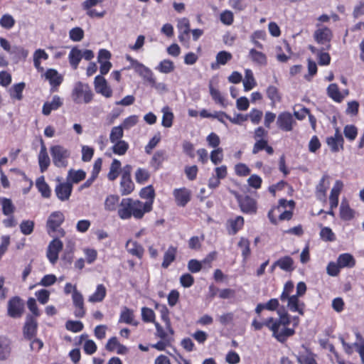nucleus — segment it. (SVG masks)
I'll use <instances>...</instances> for the list:
<instances>
[{
  "label": "nucleus",
  "mask_w": 364,
  "mask_h": 364,
  "mask_svg": "<svg viewBox=\"0 0 364 364\" xmlns=\"http://www.w3.org/2000/svg\"><path fill=\"white\" fill-rule=\"evenodd\" d=\"M119 196L117 195H108L104 202V208L106 211L114 212L119 208Z\"/></svg>",
  "instance_id": "nucleus-28"
},
{
  "label": "nucleus",
  "mask_w": 364,
  "mask_h": 364,
  "mask_svg": "<svg viewBox=\"0 0 364 364\" xmlns=\"http://www.w3.org/2000/svg\"><path fill=\"white\" fill-rule=\"evenodd\" d=\"M16 21L14 17L9 14H4L0 18V26L5 29L10 30L15 25Z\"/></svg>",
  "instance_id": "nucleus-56"
},
{
  "label": "nucleus",
  "mask_w": 364,
  "mask_h": 364,
  "mask_svg": "<svg viewBox=\"0 0 364 364\" xmlns=\"http://www.w3.org/2000/svg\"><path fill=\"white\" fill-rule=\"evenodd\" d=\"M343 188V183L341 180L336 181L330 193L329 203L332 209L336 208L338 205V197Z\"/></svg>",
  "instance_id": "nucleus-22"
},
{
  "label": "nucleus",
  "mask_w": 364,
  "mask_h": 364,
  "mask_svg": "<svg viewBox=\"0 0 364 364\" xmlns=\"http://www.w3.org/2000/svg\"><path fill=\"white\" fill-rule=\"evenodd\" d=\"M209 90L213 100L216 103L220 104L223 107H227L228 103L226 102L225 97L218 90L213 87L212 84L209 85Z\"/></svg>",
  "instance_id": "nucleus-45"
},
{
  "label": "nucleus",
  "mask_w": 364,
  "mask_h": 364,
  "mask_svg": "<svg viewBox=\"0 0 364 364\" xmlns=\"http://www.w3.org/2000/svg\"><path fill=\"white\" fill-rule=\"evenodd\" d=\"M327 95L333 101L341 102L345 98V95L339 90L336 83L330 84L327 87Z\"/></svg>",
  "instance_id": "nucleus-33"
},
{
  "label": "nucleus",
  "mask_w": 364,
  "mask_h": 364,
  "mask_svg": "<svg viewBox=\"0 0 364 364\" xmlns=\"http://www.w3.org/2000/svg\"><path fill=\"white\" fill-rule=\"evenodd\" d=\"M328 176L323 175L316 187V195L318 199L323 200L326 198V191L328 188Z\"/></svg>",
  "instance_id": "nucleus-27"
},
{
  "label": "nucleus",
  "mask_w": 364,
  "mask_h": 364,
  "mask_svg": "<svg viewBox=\"0 0 364 364\" xmlns=\"http://www.w3.org/2000/svg\"><path fill=\"white\" fill-rule=\"evenodd\" d=\"M126 249L129 254L136 256L138 258H141L144 255V248L142 246L137 242L132 241V240H129L127 242Z\"/></svg>",
  "instance_id": "nucleus-31"
},
{
  "label": "nucleus",
  "mask_w": 364,
  "mask_h": 364,
  "mask_svg": "<svg viewBox=\"0 0 364 364\" xmlns=\"http://www.w3.org/2000/svg\"><path fill=\"white\" fill-rule=\"evenodd\" d=\"M134 318V316L133 311L127 307H124L121 312L119 321L125 323L127 324L137 326L138 322L135 321Z\"/></svg>",
  "instance_id": "nucleus-43"
},
{
  "label": "nucleus",
  "mask_w": 364,
  "mask_h": 364,
  "mask_svg": "<svg viewBox=\"0 0 364 364\" xmlns=\"http://www.w3.org/2000/svg\"><path fill=\"white\" fill-rule=\"evenodd\" d=\"M86 173L82 169L74 170L70 169L67 176V181L73 183H77L85 179Z\"/></svg>",
  "instance_id": "nucleus-39"
},
{
  "label": "nucleus",
  "mask_w": 364,
  "mask_h": 364,
  "mask_svg": "<svg viewBox=\"0 0 364 364\" xmlns=\"http://www.w3.org/2000/svg\"><path fill=\"white\" fill-rule=\"evenodd\" d=\"M288 309L294 313H298L299 315L304 314L305 304L299 299V296L291 295V297L286 299Z\"/></svg>",
  "instance_id": "nucleus-17"
},
{
  "label": "nucleus",
  "mask_w": 364,
  "mask_h": 364,
  "mask_svg": "<svg viewBox=\"0 0 364 364\" xmlns=\"http://www.w3.org/2000/svg\"><path fill=\"white\" fill-rule=\"evenodd\" d=\"M337 262L341 268H352L355 265V259L350 253L341 254L337 258Z\"/></svg>",
  "instance_id": "nucleus-32"
},
{
  "label": "nucleus",
  "mask_w": 364,
  "mask_h": 364,
  "mask_svg": "<svg viewBox=\"0 0 364 364\" xmlns=\"http://www.w3.org/2000/svg\"><path fill=\"white\" fill-rule=\"evenodd\" d=\"M296 124L292 114L289 112H281L277 118V125L284 132H291Z\"/></svg>",
  "instance_id": "nucleus-9"
},
{
  "label": "nucleus",
  "mask_w": 364,
  "mask_h": 364,
  "mask_svg": "<svg viewBox=\"0 0 364 364\" xmlns=\"http://www.w3.org/2000/svg\"><path fill=\"white\" fill-rule=\"evenodd\" d=\"M65 328L73 333H78L83 329L84 325L80 321L69 320L65 323Z\"/></svg>",
  "instance_id": "nucleus-61"
},
{
  "label": "nucleus",
  "mask_w": 364,
  "mask_h": 364,
  "mask_svg": "<svg viewBox=\"0 0 364 364\" xmlns=\"http://www.w3.org/2000/svg\"><path fill=\"white\" fill-rule=\"evenodd\" d=\"M65 220L64 214L61 211H54L48 216L46 222V228L48 235L58 232L60 236L65 235V230L60 228Z\"/></svg>",
  "instance_id": "nucleus-5"
},
{
  "label": "nucleus",
  "mask_w": 364,
  "mask_h": 364,
  "mask_svg": "<svg viewBox=\"0 0 364 364\" xmlns=\"http://www.w3.org/2000/svg\"><path fill=\"white\" fill-rule=\"evenodd\" d=\"M326 142L333 153L343 149L344 139L338 129H336L333 135L326 137Z\"/></svg>",
  "instance_id": "nucleus-10"
},
{
  "label": "nucleus",
  "mask_w": 364,
  "mask_h": 364,
  "mask_svg": "<svg viewBox=\"0 0 364 364\" xmlns=\"http://www.w3.org/2000/svg\"><path fill=\"white\" fill-rule=\"evenodd\" d=\"M343 134L347 139L352 141L357 137L358 129L355 125L348 124L343 129Z\"/></svg>",
  "instance_id": "nucleus-57"
},
{
  "label": "nucleus",
  "mask_w": 364,
  "mask_h": 364,
  "mask_svg": "<svg viewBox=\"0 0 364 364\" xmlns=\"http://www.w3.org/2000/svg\"><path fill=\"white\" fill-rule=\"evenodd\" d=\"M95 88L97 93L101 94L105 97H110L112 95V90L108 86L106 80L101 75H97L95 78Z\"/></svg>",
  "instance_id": "nucleus-19"
},
{
  "label": "nucleus",
  "mask_w": 364,
  "mask_h": 364,
  "mask_svg": "<svg viewBox=\"0 0 364 364\" xmlns=\"http://www.w3.org/2000/svg\"><path fill=\"white\" fill-rule=\"evenodd\" d=\"M237 201L241 210L247 214H254L257 212V203L255 200L248 196H238Z\"/></svg>",
  "instance_id": "nucleus-15"
},
{
  "label": "nucleus",
  "mask_w": 364,
  "mask_h": 364,
  "mask_svg": "<svg viewBox=\"0 0 364 364\" xmlns=\"http://www.w3.org/2000/svg\"><path fill=\"white\" fill-rule=\"evenodd\" d=\"M36 186L41 193L42 197L49 198L51 196V190L48 184L46 182L43 176L38 177L36 181Z\"/></svg>",
  "instance_id": "nucleus-30"
},
{
  "label": "nucleus",
  "mask_w": 364,
  "mask_h": 364,
  "mask_svg": "<svg viewBox=\"0 0 364 364\" xmlns=\"http://www.w3.org/2000/svg\"><path fill=\"white\" fill-rule=\"evenodd\" d=\"M24 309V302L18 296H13L8 301V315L11 318H19Z\"/></svg>",
  "instance_id": "nucleus-8"
},
{
  "label": "nucleus",
  "mask_w": 364,
  "mask_h": 364,
  "mask_svg": "<svg viewBox=\"0 0 364 364\" xmlns=\"http://www.w3.org/2000/svg\"><path fill=\"white\" fill-rule=\"evenodd\" d=\"M135 181L139 184H144L150 178L149 171L144 168H138L135 172Z\"/></svg>",
  "instance_id": "nucleus-51"
},
{
  "label": "nucleus",
  "mask_w": 364,
  "mask_h": 364,
  "mask_svg": "<svg viewBox=\"0 0 364 364\" xmlns=\"http://www.w3.org/2000/svg\"><path fill=\"white\" fill-rule=\"evenodd\" d=\"M177 253V248L173 246H170L165 252L164 255V260L161 264L163 268L166 269L175 260Z\"/></svg>",
  "instance_id": "nucleus-40"
},
{
  "label": "nucleus",
  "mask_w": 364,
  "mask_h": 364,
  "mask_svg": "<svg viewBox=\"0 0 364 364\" xmlns=\"http://www.w3.org/2000/svg\"><path fill=\"white\" fill-rule=\"evenodd\" d=\"M278 318H273L270 327L272 336L279 342L284 343L288 338L295 333V328L299 323L298 316H290L285 310H278Z\"/></svg>",
  "instance_id": "nucleus-1"
},
{
  "label": "nucleus",
  "mask_w": 364,
  "mask_h": 364,
  "mask_svg": "<svg viewBox=\"0 0 364 364\" xmlns=\"http://www.w3.org/2000/svg\"><path fill=\"white\" fill-rule=\"evenodd\" d=\"M26 84L23 82L14 84L9 90L10 97L12 100L20 101L23 99V92Z\"/></svg>",
  "instance_id": "nucleus-36"
},
{
  "label": "nucleus",
  "mask_w": 364,
  "mask_h": 364,
  "mask_svg": "<svg viewBox=\"0 0 364 364\" xmlns=\"http://www.w3.org/2000/svg\"><path fill=\"white\" fill-rule=\"evenodd\" d=\"M163 113L161 124L163 127L169 128L173 124V114L168 107H163L161 110Z\"/></svg>",
  "instance_id": "nucleus-48"
},
{
  "label": "nucleus",
  "mask_w": 364,
  "mask_h": 364,
  "mask_svg": "<svg viewBox=\"0 0 364 364\" xmlns=\"http://www.w3.org/2000/svg\"><path fill=\"white\" fill-rule=\"evenodd\" d=\"M297 360L299 364H317L314 355L309 352L299 354Z\"/></svg>",
  "instance_id": "nucleus-64"
},
{
  "label": "nucleus",
  "mask_w": 364,
  "mask_h": 364,
  "mask_svg": "<svg viewBox=\"0 0 364 364\" xmlns=\"http://www.w3.org/2000/svg\"><path fill=\"white\" fill-rule=\"evenodd\" d=\"M44 75L46 79L49 81L52 91H55L63 80V75L53 68L48 69Z\"/></svg>",
  "instance_id": "nucleus-18"
},
{
  "label": "nucleus",
  "mask_w": 364,
  "mask_h": 364,
  "mask_svg": "<svg viewBox=\"0 0 364 364\" xmlns=\"http://www.w3.org/2000/svg\"><path fill=\"white\" fill-rule=\"evenodd\" d=\"M21 232L25 235H31L34 229V222L30 220H23L20 225Z\"/></svg>",
  "instance_id": "nucleus-62"
},
{
  "label": "nucleus",
  "mask_w": 364,
  "mask_h": 364,
  "mask_svg": "<svg viewBox=\"0 0 364 364\" xmlns=\"http://www.w3.org/2000/svg\"><path fill=\"white\" fill-rule=\"evenodd\" d=\"M122 126H116L112 128L109 134V140L112 143L122 141L124 136V131Z\"/></svg>",
  "instance_id": "nucleus-54"
},
{
  "label": "nucleus",
  "mask_w": 364,
  "mask_h": 364,
  "mask_svg": "<svg viewBox=\"0 0 364 364\" xmlns=\"http://www.w3.org/2000/svg\"><path fill=\"white\" fill-rule=\"evenodd\" d=\"M320 237L321 240L326 242H333L336 240V235L332 230L328 227H323L320 232Z\"/></svg>",
  "instance_id": "nucleus-58"
},
{
  "label": "nucleus",
  "mask_w": 364,
  "mask_h": 364,
  "mask_svg": "<svg viewBox=\"0 0 364 364\" xmlns=\"http://www.w3.org/2000/svg\"><path fill=\"white\" fill-rule=\"evenodd\" d=\"M141 318L144 322L154 323L155 321V313L154 311L147 307L141 308Z\"/></svg>",
  "instance_id": "nucleus-63"
},
{
  "label": "nucleus",
  "mask_w": 364,
  "mask_h": 364,
  "mask_svg": "<svg viewBox=\"0 0 364 364\" xmlns=\"http://www.w3.org/2000/svg\"><path fill=\"white\" fill-rule=\"evenodd\" d=\"M276 264L282 270L289 272L293 269V259L289 256L280 258L276 261Z\"/></svg>",
  "instance_id": "nucleus-53"
},
{
  "label": "nucleus",
  "mask_w": 364,
  "mask_h": 364,
  "mask_svg": "<svg viewBox=\"0 0 364 364\" xmlns=\"http://www.w3.org/2000/svg\"><path fill=\"white\" fill-rule=\"evenodd\" d=\"M133 70L149 84L154 83V75L153 72L141 63H139Z\"/></svg>",
  "instance_id": "nucleus-23"
},
{
  "label": "nucleus",
  "mask_w": 364,
  "mask_h": 364,
  "mask_svg": "<svg viewBox=\"0 0 364 364\" xmlns=\"http://www.w3.org/2000/svg\"><path fill=\"white\" fill-rule=\"evenodd\" d=\"M355 211L350 208L346 200H342L340 205V217L343 220L349 221L354 218Z\"/></svg>",
  "instance_id": "nucleus-34"
},
{
  "label": "nucleus",
  "mask_w": 364,
  "mask_h": 364,
  "mask_svg": "<svg viewBox=\"0 0 364 364\" xmlns=\"http://www.w3.org/2000/svg\"><path fill=\"white\" fill-rule=\"evenodd\" d=\"M50 153L53 164L58 168H66L71 152L62 145H53L50 148Z\"/></svg>",
  "instance_id": "nucleus-4"
},
{
  "label": "nucleus",
  "mask_w": 364,
  "mask_h": 364,
  "mask_svg": "<svg viewBox=\"0 0 364 364\" xmlns=\"http://www.w3.org/2000/svg\"><path fill=\"white\" fill-rule=\"evenodd\" d=\"M38 159L41 172L43 173L48 169L50 164V160L47 152V149L43 142L41 143Z\"/></svg>",
  "instance_id": "nucleus-25"
},
{
  "label": "nucleus",
  "mask_w": 364,
  "mask_h": 364,
  "mask_svg": "<svg viewBox=\"0 0 364 364\" xmlns=\"http://www.w3.org/2000/svg\"><path fill=\"white\" fill-rule=\"evenodd\" d=\"M11 351V341L6 338L0 337V360L8 359Z\"/></svg>",
  "instance_id": "nucleus-35"
},
{
  "label": "nucleus",
  "mask_w": 364,
  "mask_h": 364,
  "mask_svg": "<svg viewBox=\"0 0 364 364\" xmlns=\"http://www.w3.org/2000/svg\"><path fill=\"white\" fill-rule=\"evenodd\" d=\"M72 300L73 306L75 308L74 315L77 318H83L85 315L86 310L82 293L79 291L73 292L72 294Z\"/></svg>",
  "instance_id": "nucleus-14"
},
{
  "label": "nucleus",
  "mask_w": 364,
  "mask_h": 364,
  "mask_svg": "<svg viewBox=\"0 0 364 364\" xmlns=\"http://www.w3.org/2000/svg\"><path fill=\"white\" fill-rule=\"evenodd\" d=\"M248 58L253 63L259 66H264L267 63L266 55L255 48L250 50Z\"/></svg>",
  "instance_id": "nucleus-26"
},
{
  "label": "nucleus",
  "mask_w": 364,
  "mask_h": 364,
  "mask_svg": "<svg viewBox=\"0 0 364 364\" xmlns=\"http://www.w3.org/2000/svg\"><path fill=\"white\" fill-rule=\"evenodd\" d=\"M63 105V100L58 95H54L50 102L43 104L42 112L44 115H49L53 110L58 109Z\"/></svg>",
  "instance_id": "nucleus-24"
},
{
  "label": "nucleus",
  "mask_w": 364,
  "mask_h": 364,
  "mask_svg": "<svg viewBox=\"0 0 364 364\" xmlns=\"http://www.w3.org/2000/svg\"><path fill=\"white\" fill-rule=\"evenodd\" d=\"M294 289V284L293 282H291V281L287 282L284 285L283 291L280 295L279 299L282 302L286 301V299L291 297V296L292 295L291 294H292Z\"/></svg>",
  "instance_id": "nucleus-55"
},
{
  "label": "nucleus",
  "mask_w": 364,
  "mask_h": 364,
  "mask_svg": "<svg viewBox=\"0 0 364 364\" xmlns=\"http://www.w3.org/2000/svg\"><path fill=\"white\" fill-rule=\"evenodd\" d=\"M244 225V218L242 216H236L228 220L226 227L229 235H234L240 230Z\"/></svg>",
  "instance_id": "nucleus-21"
},
{
  "label": "nucleus",
  "mask_w": 364,
  "mask_h": 364,
  "mask_svg": "<svg viewBox=\"0 0 364 364\" xmlns=\"http://www.w3.org/2000/svg\"><path fill=\"white\" fill-rule=\"evenodd\" d=\"M242 82L245 92L252 90L257 85L253 73L250 69L247 68L245 70V78Z\"/></svg>",
  "instance_id": "nucleus-37"
},
{
  "label": "nucleus",
  "mask_w": 364,
  "mask_h": 364,
  "mask_svg": "<svg viewBox=\"0 0 364 364\" xmlns=\"http://www.w3.org/2000/svg\"><path fill=\"white\" fill-rule=\"evenodd\" d=\"M160 307V313L162 321L165 323V328L168 331L171 336L173 334V330L171 328V321L168 316V310L166 306H159V304H156V308Z\"/></svg>",
  "instance_id": "nucleus-44"
},
{
  "label": "nucleus",
  "mask_w": 364,
  "mask_h": 364,
  "mask_svg": "<svg viewBox=\"0 0 364 364\" xmlns=\"http://www.w3.org/2000/svg\"><path fill=\"white\" fill-rule=\"evenodd\" d=\"M156 69L161 73L168 74L174 70L175 66L171 60L165 59L159 63Z\"/></svg>",
  "instance_id": "nucleus-52"
},
{
  "label": "nucleus",
  "mask_w": 364,
  "mask_h": 364,
  "mask_svg": "<svg viewBox=\"0 0 364 364\" xmlns=\"http://www.w3.org/2000/svg\"><path fill=\"white\" fill-rule=\"evenodd\" d=\"M250 245V243L248 239L243 237H240V241L238 242V247L241 249V253L244 262H245L247 259V258L251 254Z\"/></svg>",
  "instance_id": "nucleus-47"
},
{
  "label": "nucleus",
  "mask_w": 364,
  "mask_h": 364,
  "mask_svg": "<svg viewBox=\"0 0 364 364\" xmlns=\"http://www.w3.org/2000/svg\"><path fill=\"white\" fill-rule=\"evenodd\" d=\"M131 166L127 165L123 170L120 181V193L122 196L130 194L134 189V184L131 178Z\"/></svg>",
  "instance_id": "nucleus-7"
},
{
  "label": "nucleus",
  "mask_w": 364,
  "mask_h": 364,
  "mask_svg": "<svg viewBox=\"0 0 364 364\" xmlns=\"http://www.w3.org/2000/svg\"><path fill=\"white\" fill-rule=\"evenodd\" d=\"M191 191L186 188H176L173 191L177 205L184 207L191 200Z\"/></svg>",
  "instance_id": "nucleus-20"
},
{
  "label": "nucleus",
  "mask_w": 364,
  "mask_h": 364,
  "mask_svg": "<svg viewBox=\"0 0 364 364\" xmlns=\"http://www.w3.org/2000/svg\"><path fill=\"white\" fill-rule=\"evenodd\" d=\"M139 196L146 199V201L145 203H151V210L153 208L154 200L155 198V191L151 185L147 186L141 189L139 192Z\"/></svg>",
  "instance_id": "nucleus-42"
},
{
  "label": "nucleus",
  "mask_w": 364,
  "mask_h": 364,
  "mask_svg": "<svg viewBox=\"0 0 364 364\" xmlns=\"http://www.w3.org/2000/svg\"><path fill=\"white\" fill-rule=\"evenodd\" d=\"M107 289L103 284H98L95 292L91 294L88 301L91 303L100 302L106 296Z\"/></svg>",
  "instance_id": "nucleus-38"
},
{
  "label": "nucleus",
  "mask_w": 364,
  "mask_h": 364,
  "mask_svg": "<svg viewBox=\"0 0 364 364\" xmlns=\"http://www.w3.org/2000/svg\"><path fill=\"white\" fill-rule=\"evenodd\" d=\"M316 29L314 33L315 41L323 46V50H329L331 48V41L333 38L332 31L320 23H316Z\"/></svg>",
  "instance_id": "nucleus-6"
},
{
  "label": "nucleus",
  "mask_w": 364,
  "mask_h": 364,
  "mask_svg": "<svg viewBox=\"0 0 364 364\" xmlns=\"http://www.w3.org/2000/svg\"><path fill=\"white\" fill-rule=\"evenodd\" d=\"M267 95L268 98L272 101V104H275L280 100V95L278 89L274 86L270 85L267 89Z\"/></svg>",
  "instance_id": "nucleus-59"
},
{
  "label": "nucleus",
  "mask_w": 364,
  "mask_h": 364,
  "mask_svg": "<svg viewBox=\"0 0 364 364\" xmlns=\"http://www.w3.org/2000/svg\"><path fill=\"white\" fill-rule=\"evenodd\" d=\"M63 247V242L58 238H54L48 245L47 257L50 262L54 264L58 259V254Z\"/></svg>",
  "instance_id": "nucleus-12"
},
{
  "label": "nucleus",
  "mask_w": 364,
  "mask_h": 364,
  "mask_svg": "<svg viewBox=\"0 0 364 364\" xmlns=\"http://www.w3.org/2000/svg\"><path fill=\"white\" fill-rule=\"evenodd\" d=\"M71 97L75 104H89L93 99V92L88 84L79 81L73 85Z\"/></svg>",
  "instance_id": "nucleus-3"
},
{
  "label": "nucleus",
  "mask_w": 364,
  "mask_h": 364,
  "mask_svg": "<svg viewBox=\"0 0 364 364\" xmlns=\"http://www.w3.org/2000/svg\"><path fill=\"white\" fill-rule=\"evenodd\" d=\"M82 58V50L77 48H73L70 51L68 59L71 67L75 70L77 68L78 65Z\"/></svg>",
  "instance_id": "nucleus-41"
},
{
  "label": "nucleus",
  "mask_w": 364,
  "mask_h": 364,
  "mask_svg": "<svg viewBox=\"0 0 364 364\" xmlns=\"http://www.w3.org/2000/svg\"><path fill=\"white\" fill-rule=\"evenodd\" d=\"M120 168L121 162L118 159H113L107 174L108 179L111 181H114L119 176Z\"/></svg>",
  "instance_id": "nucleus-46"
},
{
  "label": "nucleus",
  "mask_w": 364,
  "mask_h": 364,
  "mask_svg": "<svg viewBox=\"0 0 364 364\" xmlns=\"http://www.w3.org/2000/svg\"><path fill=\"white\" fill-rule=\"evenodd\" d=\"M210 159L211 162L215 164L218 165L220 164L223 159V151L222 148H217L213 149L210 152Z\"/></svg>",
  "instance_id": "nucleus-60"
},
{
  "label": "nucleus",
  "mask_w": 364,
  "mask_h": 364,
  "mask_svg": "<svg viewBox=\"0 0 364 364\" xmlns=\"http://www.w3.org/2000/svg\"><path fill=\"white\" fill-rule=\"evenodd\" d=\"M0 203L2 207L3 214L5 215H13L15 206L9 198L0 197Z\"/></svg>",
  "instance_id": "nucleus-50"
},
{
  "label": "nucleus",
  "mask_w": 364,
  "mask_h": 364,
  "mask_svg": "<svg viewBox=\"0 0 364 364\" xmlns=\"http://www.w3.org/2000/svg\"><path fill=\"white\" fill-rule=\"evenodd\" d=\"M295 205V203L294 200H287L286 199H280L279 200V205L272 208L268 213V218L272 224L277 223V216L279 217V213L281 212V208H287V207L294 209Z\"/></svg>",
  "instance_id": "nucleus-11"
},
{
  "label": "nucleus",
  "mask_w": 364,
  "mask_h": 364,
  "mask_svg": "<svg viewBox=\"0 0 364 364\" xmlns=\"http://www.w3.org/2000/svg\"><path fill=\"white\" fill-rule=\"evenodd\" d=\"M38 323L32 316H27L23 328V334L26 340H32L37 333Z\"/></svg>",
  "instance_id": "nucleus-13"
},
{
  "label": "nucleus",
  "mask_w": 364,
  "mask_h": 364,
  "mask_svg": "<svg viewBox=\"0 0 364 364\" xmlns=\"http://www.w3.org/2000/svg\"><path fill=\"white\" fill-rule=\"evenodd\" d=\"M113 144L112 150L114 154L119 156L124 155L129 149V144L124 140L116 141Z\"/></svg>",
  "instance_id": "nucleus-49"
},
{
  "label": "nucleus",
  "mask_w": 364,
  "mask_h": 364,
  "mask_svg": "<svg viewBox=\"0 0 364 364\" xmlns=\"http://www.w3.org/2000/svg\"><path fill=\"white\" fill-rule=\"evenodd\" d=\"M150 211L151 203H144L139 200L124 198L120 201L117 214L122 220H129L132 217L139 220Z\"/></svg>",
  "instance_id": "nucleus-2"
},
{
  "label": "nucleus",
  "mask_w": 364,
  "mask_h": 364,
  "mask_svg": "<svg viewBox=\"0 0 364 364\" xmlns=\"http://www.w3.org/2000/svg\"><path fill=\"white\" fill-rule=\"evenodd\" d=\"M232 58V55L230 53L225 50L220 51L216 55V62L211 64V68L213 70L218 69L220 65H225Z\"/></svg>",
  "instance_id": "nucleus-29"
},
{
  "label": "nucleus",
  "mask_w": 364,
  "mask_h": 364,
  "mask_svg": "<svg viewBox=\"0 0 364 364\" xmlns=\"http://www.w3.org/2000/svg\"><path fill=\"white\" fill-rule=\"evenodd\" d=\"M72 191L73 185L68 181L59 183L55 188L56 196L61 201L68 200L71 196Z\"/></svg>",
  "instance_id": "nucleus-16"
}]
</instances>
